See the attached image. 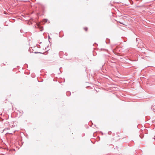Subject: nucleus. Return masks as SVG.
<instances>
[{"mask_svg": "<svg viewBox=\"0 0 155 155\" xmlns=\"http://www.w3.org/2000/svg\"><path fill=\"white\" fill-rule=\"evenodd\" d=\"M37 25L38 27H39L40 28V29H41V28H42V27L40 26V24H37Z\"/></svg>", "mask_w": 155, "mask_h": 155, "instance_id": "1", "label": "nucleus"}, {"mask_svg": "<svg viewBox=\"0 0 155 155\" xmlns=\"http://www.w3.org/2000/svg\"><path fill=\"white\" fill-rule=\"evenodd\" d=\"M84 29L85 31H87L88 28L87 27H84Z\"/></svg>", "mask_w": 155, "mask_h": 155, "instance_id": "2", "label": "nucleus"}, {"mask_svg": "<svg viewBox=\"0 0 155 155\" xmlns=\"http://www.w3.org/2000/svg\"><path fill=\"white\" fill-rule=\"evenodd\" d=\"M47 20L46 19H44L43 20V21L45 22H47Z\"/></svg>", "mask_w": 155, "mask_h": 155, "instance_id": "3", "label": "nucleus"}, {"mask_svg": "<svg viewBox=\"0 0 155 155\" xmlns=\"http://www.w3.org/2000/svg\"><path fill=\"white\" fill-rule=\"evenodd\" d=\"M119 22L120 23V24H123L121 22H120V21Z\"/></svg>", "mask_w": 155, "mask_h": 155, "instance_id": "4", "label": "nucleus"}, {"mask_svg": "<svg viewBox=\"0 0 155 155\" xmlns=\"http://www.w3.org/2000/svg\"><path fill=\"white\" fill-rule=\"evenodd\" d=\"M6 101H7V99H6Z\"/></svg>", "mask_w": 155, "mask_h": 155, "instance_id": "5", "label": "nucleus"}]
</instances>
